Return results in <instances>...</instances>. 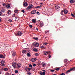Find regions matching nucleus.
Masks as SVG:
<instances>
[{"label": "nucleus", "instance_id": "obj_36", "mask_svg": "<svg viewBox=\"0 0 75 75\" xmlns=\"http://www.w3.org/2000/svg\"><path fill=\"white\" fill-rule=\"evenodd\" d=\"M63 12H64V10L61 11V15H63Z\"/></svg>", "mask_w": 75, "mask_h": 75}, {"label": "nucleus", "instance_id": "obj_14", "mask_svg": "<svg viewBox=\"0 0 75 75\" xmlns=\"http://www.w3.org/2000/svg\"><path fill=\"white\" fill-rule=\"evenodd\" d=\"M63 12L64 13V14H67L68 13V11L67 10H64V11H63Z\"/></svg>", "mask_w": 75, "mask_h": 75}, {"label": "nucleus", "instance_id": "obj_18", "mask_svg": "<svg viewBox=\"0 0 75 75\" xmlns=\"http://www.w3.org/2000/svg\"><path fill=\"white\" fill-rule=\"evenodd\" d=\"M17 66L18 68H20V67H21V64L19 63L17 65Z\"/></svg>", "mask_w": 75, "mask_h": 75}, {"label": "nucleus", "instance_id": "obj_47", "mask_svg": "<svg viewBox=\"0 0 75 75\" xmlns=\"http://www.w3.org/2000/svg\"><path fill=\"white\" fill-rule=\"evenodd\" d=\"M35 55L37 57L38 55V53H36L35 54Z\"/></svg>", "mask_w": 75, "mask_h": 75}, {"label": "nucleus", "instance_id": "obj_61", "mask_svg": "<svg viewBox=\"0 0 75 75\" xmlns=\"http://www.w3.org/2000/svg\"><path fill=\"white\" fill-rule=\"evenodd\" d=\"M40 4H41V5H42V4H43L42 3H40Z\"/></svg>", "mask_w": 75, "mask_h": 75}, {"label": "nucleus", "instance_id": "obj_26", "mask_svg": "<svg viewBox=\"0 0 75 75\" xmlns=\"http://www.w3.org/2000/svg\"><path fill=\"white\" fill-rule=\"evenodd\" d=\"M27 56L28 57H30L31 56V54H30L29 53H27Z\"/></svg>", "mask_w": 75, "mask_h": 75}, {"label": "nucleus", "instance_id": "obj_28", "mask_svg": "<svg viewBox=\"0 0 75 75\" xmlns=\"http://www.w3.org/2000/svg\"><path fill=\"white\" fill-rule=\"evenodd\" d=\"M68 60L67 59H65L64 60V62H67L68 61Z\"/></svg>", "mask_w": 75, "mask_h": 75}, {"label": "nucleus", "instance_id": "obj_25", "mask_svg": "<svg viewBox=\"0 0 75 75\" xmlns=\"http://www.w3.org/2000/svg\"><path fill=\"white\" fill-rule=\"evenodd\" d=\"M6 62H5V61L2 60L1 62V64H4Z\"/></svg>", "mask_w": 75, "mask_h": 75}, {"label": "nucleus", "instance_id": "obj_42", "mask_svg": "<svg viewBox=\"0 0 75 75\" xmlns=\"http://www.w3.org/2000/svg\"><path fill=\"white\" fill-rule=\"evenodd\" d=\"M1 11L2 12H4V9H2L1 10Z\"/></svg>", "mask_w": 75, "mask_h": 75}, {"label": "nucleus", "instance_id": "obj_29", "mask_svg": "<svg viewBox=\"0 0 75 75\" xmlns=\"http://www.w3.org/2000/svg\"><path fill=\"white\" fill-rule=\"evenodd\" d=\"M1 66H2L3 67H5L6 66V64H4V63L2 64L1 65Z\"/></svg>", "mask_w": 75, "mask_h": 75}, {"label": "nucleus", "instance_id": "obj_6", "mask_svg": "<svg viewBox=\"0 0 75 75\" xmlns=\"http://www.w3.org/2000/svg\"><path fill=\"white\" fill-rule=\"evenodd\" d=\"M25 69L27 72H29L30 70H31V68L26 67Z\"/></svg>", "mask_w": 75, "mask_h": 75}, {"label": "nucleus", "instance_id": "obj_53", "mask_svg": "<svg viewBox=\"0 0 75 75\" xmlns=\"http://www.w3.org/2000/svg\"><path fill=\"white\" fill-rule=\"evenodd\" d=\"M45 53L46 54H48V52H45Z\"/></svg>", "mask_w": 75, "mask_h": 75}, {"label": "nucleus", "instance_id": "obj_11", "mask_svg": "<svg viewBox=\"0 0 75 75\" xmlns=\"http://www.w3.org/2000/svg\"><path fill=\"white\" fill-rule=\"evenodd\" d=\"M11 72L8 71V72L6 73L5 75H11Z\"/></svg>", "mask_w": 75, "mask_h": 75}, {"label": "nucleus", "instance_id": "obj_4", "mask_svg": "<svg viewBox=\"0 0 75 75\" xmlns=\"http://www.w3.org/2000/svg\"><path fill=\"white\" fill-rule=\"evenodd\" d=\"M33 7H34V6H33V5H29L26 8V9L27 10H29V9H30V8H31Z\"/></svg>", "mask_w": 75, "mask_h": 75}, {"label": "nucleus", "instance_id": "obj_50", "mask_svg": "<svg viewBox=\"0 0 75 75\" xmlns=\"http://www.w3.org/2000/svg\"><path fill=\"white\" fill-rule=\"evenodd\" d=\"M60 75H65V74L64 73H62V74H61Z\"/></svg>", "mask_w": 75, "mask_h": 75}, {"label": "nucleus", "instance_id": "obj_17", "mask_svg": "<svg viewBox=\"0 0 75 75\" xmlns=\"http://www.w3.org/2000/svg\"><path fill=\"white\" fill-rule=\"evenodd\" d=\"M0 58H5V57L2 54H1L0 55Z\"/></svg>", "mask_w": 75, "mask_h": 75}, {"label": "nucleus", "instance_id": "obj_23", "mask_svg": "<svg viewBox=\"0 0 75 75\" xmlns=\"http://www.w3.org/2000/svg\"><path fill=\"white\" fill-rule=\"evenodd\" d=\"M33 39L34 40H38V37H34L33 38Z\"/></svg>", "mask_w": 75, "mask_h": 75}, {"label": "nucleus", "instance_id": "obj_49", "mask_svg": "<svg viewBox=\"0 0 75 75\" xmlns=\"http://www.w3.org/2000/svg\"><path fill=\"white\" fill-rule=\"evenodd\" d=\"M39 27H42V26L40 24V25H39Z\"/></svg>", "mask_w": 75, "mask_h": 75}, {"label": "nucleus", "instance_id": "obj_37", "mask_svg": "<svg viewBox=\"0 0 75 75\" xmlns=\"http://www.w3.org/2000/svg\"><path fill=\"white\" fill-rule=\"evenodd\" d=\"M29 67H30V68H32V67H33V65L31 64H29Z\"/></svg>", "mask_w": 75, "mask_h": 75}, {"label": "nucleus", "instance_id": "obj_7", "mask_svg": "<svg viewBox=\"0 0 75 75\" xmlns=\"http://www.w3.org/2000/svg\"><path fill=\"white\" fill-rule=\"evenodd\" d=\"M35 43H33V44L34 46H35V47H38L39 46V44H38V43H36L35 44Z\"/></svg>", "mask_w": 75, "mask_h": 75}, {"label": "nucleus", "instance_id": "obj_35", "mask_svg": "<svg viewBox=\"0 0 75 75\" xmlns=\"http://www.w3.org/2000/svg\"><path fill=\"white\" fill-rule=\"evenodd\" d=\"M18 11L17 10H15L14 11V13H18Z\"/></svg>", "mask_w": 75, "mask_h": 75}, {"label": "nucleus", "instance_id": "obj_5", "mask_svg": "<svg viewBox=\"0 0 75 75\" xmlns=\"http://www.w3.org/2000/svg\"><path fill=\"white\" fill-rule=\"evenodd\" d=\"M12 55L13 57H14L16 55V53L15 51L13 50L11 51Z\"/></svg>", "mask_w": 75, "mask_h": 75}, {"label": "nucleus", "instance_id": "obj_63", "mask_svg": "<svg viewBox=\"0 0 75 75\" xmlns=\"http://www.w3.org/2000/svg\"><path fill=\"white\" fill-rule=\"evenodd\" d=\"M48 66H50V64H48Z\"/></svg>", "mask_w": 75, "mask_h": 75}, {"label": "nucleus", "instance_id": "obj_8", "mask_svg": "<svg viewBox=\"0 0 75 75\" xmlns=\"http://www.w3.org/2000/svg\"><path fill=\"white\" fill-rule=\"evenodd\" d=\"M12 65L13 68H16V67L17 66V64L16 63H14L12 64Z\"/></svg>", "mask_w": 75, "mask_h": 75}, {"label": "nucleus", "instance_id": "obj_46", "mask_svg": "<svg viewBox=\"0 0 75 75\" xmlns=\"http://www.w3.org/2000/svg\"><path fill=\"white\" fill-rule=\"evenodd\" d=\"M44 46H41L40 48H44Z\"/></svg>", "mask_w": 75, "mask_h": 75}, {"label": "nucleus", "instance_id": "obj_33", "mask_svg": "<svg viewBox=\"0 0 75 75\" xmlns=\"http://www.w3.org/2000/svg\"><path fill=\"white\" fill-rule=\"evenodd\" d=\"M71 16H72V17H75V15L73 13H71Z\"/></svg>", "mask_w": 75, "mask_h": 75}, {"label": "nucleus", "instance_id": "obj_54", "mask_svg": "<svg viewBox=\"0 0 75 75\" xmlns=\"http://www.w3.org/2000/svg\"><path fill=\"white\" fill-rule=\"evenodd\" d=\"M22 12L24 13V12H25V11L24 10H22Z\"/></svg>", "mask_w": 75, "mask_h": 75}, {"label": "nucleus", "instance_id": "obj_15", "mask_svg": "<svg viewBox=\"0 0 75 75\" xmlns=\"http://www.w3.org/2000/svg\"><path fill=\"white\" fill-rule=\"evenodd\" d=\"M41 7V5H40V6H38L36 7H35L34 8H40Z\"/></svg>", "mask_w": 75, "mask_h": 75}, {"label": "nucleus", "instance_id": "obj_40", "mask_svg": "<svg viewBox=\"0 0 75 75\" xmlns=\"http://www.w3.org/2000/svg\"><path fill=\"white\" fill-rule=\"evenodd\" d=\"M40 25H41L42 26V25H43V23L42 22L40 23Z\"/></svg>", "mask_w": 75, "mask_h": 75}, {"label": "nucleus", "instance_id": "obj_10", "mask_svg": "<svg viewBox=\"0 0 75 75\" xmlns=\"http://www.w3.org/2000/svg\"><path fill=\"white\" fill-rule=\"evenodd\" d=\"M31 13L32 14H35L36 13V10H33L32 11H31Z\"/></svg>", "mask_w": 75, "mask_h": 75}, {"label": "nucleus", "instance_id": "obj_27", "mask_svg": "<svg viewBox=\"0 0 75 75\" xmlns=\"http://www.w3.org/2000/svg\"><path fill=\"white\" fill-rule=\"evenodd\" d=\"M3 6H4V7H6V4H5V3H3L2 4Z\"/></svg>", "mask_w": 75, "mask_h": 75}, {"label": "nucleus", "instance_id": "obj_48", "mask_svg": "<svg viewBox=\"0 0 75 75\" xmlns=\"http://www.w3.org/2000/svg\"><path fill=\"white\" fill-rule=\"evenodd\" d=\"M37 14H38V15H39L40 14V13L38 11H37L36 13Z\"/></svg>", "mask_w": 75, "mask_h": 75}, {"label": "nucleus", "instance_id": "obj_24", "mask_svg": "<svg viewBox=\"0 0 75 75\" xmlns=\"http://www.w3.org/2000/svg\"><path fill=\"white\" fill-rule=\"evenodd\" d=\"M4 69L5 71H8V69L7 68H4Z\"/></svg>", "mask_w": 75, "mask_h": 75}, {"label": "nucleus", "instance_id": "obj_34", "mask_svg": "<svg viewBox=\"0 0 75 75\" xmlns=\"http://www.w3.org/2000/svg\"><path fill=\"white\" fill-rule=\"evenodd\" d=\"M8 21L9 22H10V23H11V22H13V21L11 19H9L8 20Z\"/></svg>", "mask_w": 75, "mask_h": 75}, {"label": "nucleus", "instance_id": "obj_55", "mask_svg": "<svg viewBox=\"0 0 75 75\" xmlns=\"http://www.w3.org/2000/svg\"><path fill=\"white\" fill-rule=\"evenodd\" d=\"M36 28V30H37V31H38V28Z\"/></svg>", "mask_w": 75, "mask_h": 75}, {"label": "nucleus", "instance_id": "obj_39", "mask_svg": "<svg viewBox=\"0 0 75 75\" xmlns=\"http://www.w3.org/2000/svg\"><path fill=\"white\" fill-rule=\"evenodd\" d=\"M27 75H31V73H30V72H28L27 73Z\"/></svg>", "mask_w": 75, "mask_h": 75}, {"label": "nucleus", "instance_id": "obj_56", "mask_svg": "<svg viewBox=\"0 0 75 75\" xmlns=\"http://www.w3.org/2000/svg\"><path fill=\"white\" fill-rule=\"evenodd\" d=\"M42 71H43V72H46V71H45V70H43Z\"/></svg>", "mask_w": 75, "mask_h": 75}, {"label": "nucleus", "instance_id": "obj_31", "mask_svg": "<svg viewBox=\"0 0 75 75\" xmlns=\"http://www.w3.org/2000/svg\"><path fill=\"white\" fill-rule=\"evenodd\" d=\"M42 66H45V63H42Z\"/></svg>", "mask_w": 75, "mask_h": 75}, {"label": "nucleus", "instance_id": "obj_51", "mask_svg": "<svg viewBox=\"0 0 75 75\" xmlns=\"http://www.w3.org/2000/svg\"><path fill=\"white\" fill-rule=\"evenodd\" d=\"M45 45H46L47 44H48V43H45L44 44Z\"/></svg>", "mask_w": 75, "mask_h": 75}, {"label": "nucleus", "instance_id": "obj_3", "mask_svg": "<svg viewBox=\"0 0 75 75\" xmlns=\"http://www.w3.org/2000/svg\"><path fill=\"white\" fill-rule=\"evenodd\" d=\"M55 9L56 10H57V11H58V10H60V7L58 5H56L55 7Z\"/></svg>", "mask_w": 75, "mask_h": 75}, {"label": "nucleus", "instance_id": "obj_22", "mask_svg": "<svg viewBox=\"0 0 75 75\" xmlns=\"http://www.w3.org/2000/svg\"><path fill=\"white\" fill-rule=\"evenodd\" d=\"M74 1L73 0H70V3L71 4H72L73 3H74Z\"/></svg>", "mask_w": 75, "mask_h": 75}, {"label": "nucleus", "instance_id": "obj_43", "mask_svg": "<svg viewBox=\"0 0 75 75\" xmlns=\"http://www.w3.org/2000/svg\"><path fill=\"white\" fill-rule=\"evenodd\" d=\"M50 71L52 72H54L55 71V70L53 69V70H50Z\"/></svg>", "mask_w": 75, "mask_h": 75}, {"label": "nucleus", "instance_id": "obj_52", "mask_svg": "<svg viewBox=\"0 0 75 75\" xmlns=\"http://www.w3.org/2000/svg\"><path fill=\"white\" fill-rule=\"evenodd\" d=\"M49 58H51V55L49 54Z\"/></svg>", "mask_w": 75, "mask_h": 75}, {"label": "nucleus", "instance_id": "obj_45", "mask_svg": "<svg viewBox=\"0 0 75 75\" xmlns=\"http://www.w3.org/2000/svg\"><path fill=\"white\" fill-rule=\"evenodd\" d=\"M45 33L46 34H48V33H49V31H48L47 32V31H45Z\"/></svg>", "mask_w": 75, "mask_h": 75}, {"label": "nucleus", "instance_id": "obj_60", "mask_svg": "<svg viewBox=\"0 0 75 75\" xmlns=\"http://www.w3.org/2000/svg\"><path fill=\"white\" fill-rule=\"evenodd\" d=\"M1 18H0V22H1Z\"/></svg>", "mask_w": 75, "mask_h": 75}, {"label": "nucleus", "instance_id": "obj_21", "mask_svg": "<svg viewBox=\"0 0 75 75\" xmlns=\"http://www.w3.org/2000/svg\"><path fill=\"white\" fill-rule=\"evenodd\" d=\"M7 13H8V14H9V15H10V14H11V11L10 10H9L8 11H7Z\"/></svg>", "mask_w": 75, "mask_h": 75}, {"label": "nucleus", "instance_id": "obj_2", "mask_svg": "<svg viewBox=\"0 0 75 75\" xmlns=\"http://www.w3.org/2000/svg\"><path fill=\"white\" fill-rule=\"evenodd\" d=\"M21 34H22L21 32L20 31H19L18 32L17 34V33H15V35L16 36H17V35H18V36H21L22 35Z\"/></svg>", "mask_w": 75, "mask_h": 75}, {"label": "nucleus", "instance_id": "obj_58", "mask_svg": "<svg viewBox=\"0 0 75 75\" xmlns=\"http://www.w3.org/2000/svg\"><path fill=\"white\" fill-rule=\"evenodd\" d=\"M4 70V69L3 68L1 69V71H3Z\"/></svg>", "mask_w": 75, "mask_h": 75}, {"label": "nucleus", "instance_id": "obj_32", "mask_svg": "<svg viewBox=\"0 0 75 75\" xmlns=\"http://www.w3.org/2000/svg\"><path fill=\"white\" fill-rule=\"evenodd\" d=\"M59 69H59V68H57L55 69V70L56 71H59Z\"/></svg>", "mask_w": 75, "mask_h": 75}, {"label": "nucleus", "instance_id": "obj_20", "mask_svg": "<svg viewBox=\"0 0 75 75\" xmlns=\"http://www.w3.org/2000/svg\"><path fill=\"white\" fill-rule=\"evenodd\" d=\"M7 8H9L10 7V5L8 4L6 6Z\"/></svg>", "mask_w": 75, "mask_h": 75}, {"label": "nucleus", "instance_id": "obj_13", "mask_svg": "<svg viewBox=\"0 0 75 75\" xmlns=\"http://www.w3.org/2000/svg\"><path fill=\"white\" fill-rule=\"evenodd\" d=\"M23 5L25 7H27L28 6V4L27 2H24L23 4Z\"/></svg>", "mask_w": 75, "mask_h": 75}, {"label": "nucleus", "instance_id": "obj_12", "mask_svg": "<svg viewBox=\"0 0 75 75\" xmlns=\"http://www.w3.org/2000/svg\"><path fill=\"white\" fill-rule=\"evenodd\" d=\"M40 75H45V72H42V71H40Z\"/></svg>", "mask_w": 75, "mask_h": 75}, {"label": "nucleus", "instance_id": "obj_16", "mask_svg": "<svg viewBox=\"0 0 75 75\" xmlns=\"http://www.w3.org/2000/svg\"><path fill=\"white\" fill-rule=\"evenodd\" d=\"M36 21H37L36 19H35V20L34 19H33L32 20V23H35Z\"/></svg>", "mask_w": 75, "mask_h": 75}, {"label": "nucleus", "instance_id": "obj_30", "mask_svg": "<svg viewBox=\"0 0 75 75\" xmlns=\"http://www.w3.org/2000/svg\"><path fill=\"white\" fill-rule=\"evenodd\" d=\"M33 51H35V52H37V51H38L37 50V49H35V48L34 49H33Z\"/></svg>", "mask_w": 75, "mask_h": 75}, {"label": "nucleus", "instance_id": "obj_62", "mask_svg": "<svg viewBox=\"0 0 75 75\" xmlns=\"http://www.w3.org/2000/svg\"><path fill=\"white\" fill-rule=\"evenodd\" d=\"M1 12H0V16H1Z\"/></svg>", "mask_w": 75, "mask_h": 75}, {"label": "nucleus", "instance_id": "obj_19", "mask_svg": "<svg viewBox=\"0 0 75 75\" xmlns=\"http://www.w3.org/2000/svg\"><path fill=\"white\" fill-rule=\"evenodd\" d=\"M22 52L23 54H25L27 53V51H26V50H24Z\"/></svg>", "mask_w": 75, "mask_h": 75}, {"label": "nucleus", "instance_id": "obj_57", "mask_svg": "<svg viewBox=\"0 0 75 75\" xmlns=\"http://www.w3.org/2000/svg\"><path fill=\"white\" fill-rule=\"evenodd\" d=\"M44 55H47V53H44Z\"/></svg>", "mask_w": 75, "mask_h": 75}, {"label": "nucleus", "instance_id": "obj_1", "mask_svg": "<svg viewBox=\"0 0 75 75\" xmlns=\"http://www.w3.org/2000/svg\"><path fill=\"white\" fill-rule=\"evenodd\" d=\"M75 70V67H73L72 68H71L69 70L66 72V74H68V72H70L71 71H74Z\"/></svg>", "mask_w": 75, "mask_h": 75}, {"label": "nucleus", "instance_id": "obj_64", "mask_svg": "<svg viewBox=\"0 0 75 75\" xmlns=\"http://www.w3.org/2000/svg\"><path fill=\"white\" fill-rule=\"evenodd\" d=\"M74 2H75V0H73Z\"/></svg>", "mask_w": 75, "mask_h": 75}, {"label": "nucleus", "instance_id": "obj_44", "mask_svg": "<svg viewBox=\"0 0 75 75\" xmlns=\"http://www.w3.org/2000/svg\"><path fill=\"white\" fill-rule=\"evenodd\" d=\"M33 67H35L36 66V64H33Z\"/></svg>", "mask_w": 75, "mask_h": 75}, {"label": "nucleus", "instance_id": "obj_59", "mask_svg": "<svg viewBox=\"0 0 75 75\" xmlns=\"http://www.w3.org/2000/svg\"><path fill=\"white\" fill-rule=\"evenodd\" d=\"M0 74H1V71L0 70Z\"/></svg>", "mask_w": 75, "mask_h": 75}, {"label": "nucleus", "instance_id": "obj_9", "mask_svg": "<svg viewBox=\"0 0 75 75\" xmlns=\"http://www.w3.org/2000/svg\"><path fill=\"white\" fill-rule=\"evenodd\" d=\"M37 61V59L35 58H33L31 60V61L33 62H35Z\"/></svg>", "mask_w": 75, "mask_h": 75}, {"label": "nucleus", "instance_id": "obj_38", "mask_svg": "<svg viewBox=\"0 0 75 75\" xmlns=\"http://www.w3.org/2000/svg\"><path fill=\"white\" fill-rule=\"evenodd\" d=\"M15 73L16 74H17V73H18V71L17 70H15Z\"/></svg>", "mask_w": 75, "mask_h": 75}, {"label": "nucleus", "instance_id": "obj_41", "mask_svg": "<svg viewBox=\"0 0 75 75\" xmlns=\"http://www.w3.org/2000/svg\"><path fill=\"white\" fill-rule=\"evenodd\" d=\"M29 27H30L31 28H33V26H32V25H29Z\"/></svg>", "mask_w": 75, "mask_h": 75}]
</instances>
